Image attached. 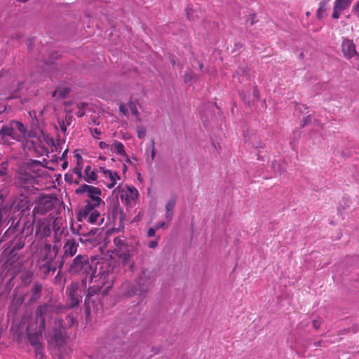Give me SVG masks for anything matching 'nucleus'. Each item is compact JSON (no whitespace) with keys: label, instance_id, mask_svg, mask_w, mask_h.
<instances>
[{"label":"nucleus","instance_id":"f257e3e1","mask_svg":"<svg viewBox=\"0 0 359 359\" xmlns=\"http://www.w3.org/2000/svg\"><path fill=\"white\" fill-rule=\"evenodd\" d=\"M69 271L72 274L87 277L89 285L84 302L86 318L90 319L93 314H102L104 310L102 299L111 288L114 279L113 267L108 263H102L97 275H95L88 256L79 255L71 264Z\"/></svg>","mask_w":359,"mask_h":359},{"label":"nucleus","instance_id":"f03ea898","mask_svg":"<svg viewBox=\"0 0 359 359\" xmlns=\"http://www.w3.org/2000/svg\"><path fill=\"white\" fill-rule=\"evenodd\" d=\"M43 142L41 137H36L35 133L28 131L24 125L17 121H11L4 126L0 130V142L4 144H11V140H16L27 144L31 143L32 147L36 149L38 147L48 151V147L53 144V140L48 136L42 135Z\"/></svg>","mask_w":359,"mask_h":359},{"label":"nucleus","instance_id":"7ed1b4c3","mask_svg":"<svg viewBox=\"0 0 359 359\" xmlns=\"http://www.w3.org/2000/svg\"><path fill=\"white\" fill-rule=\"evenodd\" d=\"M57 308L53 305L44 304L38 307L34 322H30L27 327L28 339L35 347L36 356L42 357V347L40 340L45 327V322L49 318H56Z\"/></svg>","mask_w":359,"mask_h":359},{"label":"nucleus","instance_id":"20e7f679","mask_svg":"<svg viewBox=\"0 0 359 359\" xmlns=\"http://www.w3.org/2000/svg\"><path fill=\"white\" fill-rule=\"evenodd\" d=\"M151 273L148 270H142L141 274L136 280L137 286L130 283H124L121 287L123 296L132 297L137 295L138 299L146 294L151 283Z\"/></svg>","mask_w":359,"mask_h":359},{"label":"nucleus","instance_id":"39448f33","mask_svg":"<svg viewBox=\"0 0 359 359\" xmlns=\"http://www.w3.org/2000/svg\"><path fill=\"white\" fill-rule=\"evenodd\" d=\"M87 286V277H84L81 281L72 282L70 285L67 287L66 294L69 307L72 308L79 306Z\"/></svg>","mask_w":359,"mask_h":359},{"label":"nucleus","instance_id":"423d86ee","mask_svg":"<svg viewBox=\"0 0 359 359\" xmlns=\"http://www.w3.org/2000/svg\"><path fill=\"white\" fill-rule=\"evenodd\" d=\"M42 165L39 161H34L30 165H27L25 170H20L18 173V184L25 189H29L32 186L35 181V177L40 175V168Z\"/></svg>","mask_w":359,"mask_h":359},{"label":"nucleus","instance_id":"0eeeda50","mask_svg":"<svg viewBox=\"0 0 359 359\" xmlns=\"http://www.w3.org/2000/svg\"><path fill=\"white\" fill-rule=\"evenodd\" d=\"M99 206L86 203L79 211L78 220L81 222H86L91 224H102L104 218L97 210Z\"/></svg>","mask_w":359,"mask_h":359},{"label":"nucleus","instance_id":"6e6552de","mask_svg":"<svg viewBox=\"0 0 359 359\" xmlns=\"http://www.w3.org/2000/svg\"><path fill=\"white\" fill-rule=\"evenodd\" d=\"M115 248L113 252L115 256L122 262L123 264H130V268L133 267V264L130 262L131 257L134 253V248L133 246L127 245L124 240L120 237H116L114 239Z\"/></svg>","mask_w":359,"mask_h":359},{"label":"nucleus","instance_id":"1a4fd4ad","mask_svg":"<svg viewBox=\"0 0 359 359\" xmlns=\"http://www.w3.org/2000/svg\"><path fill=\"white\" fill-rule=\"evenodd\" d=\"M115 248L113 252L115 256L122 262L123 264H130V268L133 267V264L130 262L131 257L134 253V248L133 246L127 245L124 240L120 237H116L114 239Z\"/></svg>","mask_w":359,"mask_h":359},{"label":"nucleus","instance_id":"9d476101","mask_svg":"<svg viewBox=\"0 0 359 359\" xmlns=\"http://www.w3.org/2000/svg\"><path fill=\"white\" fill-rule=\"evenodd\" d=\"M76 193H86L90 198L86 203L92 204V205H100L103 202L100 196L101 190L93 186L83 184L76 190Z\"/></svg>","mask_w":359,"mask_h":359},{"label":"nucleus","instance_id":"9b49d317","mask_svg":"<svg viewBox=\"0 0 359 359\" xmlns=\"http://www.w3.org/2000/svg\"><path fill=\"white\" fill-rule=\"evenodd\" d=\"M60 327H61V322H59ZM55 341L57 348L55 350V354L58 355V359H64L66 355H68L70 353V349L65 343V339L62 332L61 327L56 330L53 336Z\"/></svg>","mask_w":359,"mask_h":359},{"label":"nucleus","instance_id":"f8f14e48","mask_svg":"<svg viewBox=\"0 0 359 359\" xmlns=\"http://www.w3.org/2000/svg\"><path fill=\"white\" fill-rule=\"evenodd\" d=\"M97 172L100 173V177L109 189H113L117 182L121 180V177L117 172L107 169L104 167H99Z\"/></svg>","mask_w":359,"mask_h":359},{"label":"nucleus","instance_id":"ddd939ff","mask_svg":"<svg viewBox=\"0 0 359 359\" xmlns=\"http://www.w3.org/2000/svg\"><path fill=\"white\" fill-rule=\"evenodd\" d=\"M54 206L52 198L48 196H45L39 198L36 206L33 210L34 220L36 219L37 215H45Z\"/></svg>","mask_w":359,"mask_h":359},{"label":"nucleus","instance_id":"4468645a","mask_svg":"<svg viewBox=\"0 0 359 359\" xmlns=\"http://www.w3.org/2000/svg\"><path fill=\"white\" fill-rule=\"evenodd\" d=\"M51 219H40L37 222L36 227V236L39 238H45L50 234Z\"/></svg>","mask_w":359,"mask_h":359},{"label":"nucleus","instance_id":"2eb2a0df","mask_svg":"<svg viewBox=\"0 0 359 359\" xmlns=\"http://www.w3.org/2000/svg\"><path fill=\"white\" fill-rule=\"evenodd\" d=\"M341 48L343 55L348 60L358 55L355 45L353 41L349 39L344 38L342 39Z\"/></svg>","mask_w":359,"mask_h":359},{"label":"nucleus","instance_id":"dca6fc26","mask_svg":"<svg viewBox=\"0 0 359 359\" xmlns=\"http://www.w3.org/2000/svg\"><path fill=\"white\" fill-rule=\"evenodd\" d=\"M138 105L139 104L137 102L131 100L128 103L127 105L124 104H121L119 105V109L120 111L122 112L126 116H128L129 112H130L131 115L134 116L136 118V119L140 122L142 119L138 114Z\"/></svg>","mask_w":359,"mask_h":359},{"label":"nucleus","instance_id":"f3484780","mask_svg":"<svg viewBox=\"0 0 359 359\" xmlns=\"http://www.w3.org/2000/svg\"><path fill=\"white\" fill-rule=\"evenodd\" d=\"M351 0H335L332 15V18L334 19H338L341 13L351 5Z\"/></svg>","mask_w":359,"mask_h":359},{"label":"nucleus","instance_id":"a211bd4d","mask_svg":"<svg viewBox=\"0 0 359 359\" xmlns=\"http://www.w3.org/2000/svg\"><path fill=\"white\" fill-rule=\"evenodd\" d=\"M78 243L74 238L66 240L63 247L64 257H73L77 252Z\"/></svg>","mask_w":359,"mask_h":359},{"label":"nucleus","instance_id":"6ab92c4d","mask_svg":"<svg viewBox=\"0 0 359 359\" xmlns=\"http://www.w3.org/2000/svg\"><path fill=\"white\" fill-rule=\"evenodd\" d=\"M138 197V191L133 187H128L124 194H122L121 198L122 201L125 200L127 204H130L134 202Z\"/></svg>","mask_w":359,"mask_h":359},{"label":"nucleus","instance_id":"aec40b11","mask_svg":"<svg viewBox=\"0 0 359 359\" xmlns=\"http://www.w3.org/2000/svg\"><path fill=\"white\" fill-rule=\"evenodd\" d=\"M97 177H100V173L97 172V169L94 170L90 165L86 167L84 170V180L88 182H93L97 180Z\"/></svg>","mask_w":359,"mask_h":359},{"label":"nucleus","instance_id":"412c9836","mask_svg":"<svg viewBox=\"0 0 359 359\" xmlns=\"http://www.w3.org/2000/svg\"><path fill=\"white\" fill-rule=\"evenodd\" d=\"M41 259L45 261L47 264L52 261L55 255V253L52 251L51 245L50 244L45 245L44 248L41 250Z\"/></svg>","mask_w":359,"mask_h":359},{"label":"nucleus","instance_id":"4be33fe9","mask_svg":"<svg viewBox=\"0 0 359 359\" xmlns=\"http://www.w3.org/2000/svg\"><path fill=\"white\" fill-rule=\"evenodd\" d=\"M176 197L173 196L168 200L165 205V217L170 220L173 216V210L176 204Z\"/></svg>","mask_w":359,"mask_h":359},{"label":"nucleus","instance_id":"5701e85b","mask_svg":"<svg viewBox=\"0 0 359 359\" xmlns=\"http://www.w3.org/2000/svg\"><path fill=\"white\" fill-rule=\"evenodd\" d=\"M110 150L111 152L116 153V154L122 156H126L124 145L119 141L114 140L113 144L110 147Z\"/></svg>","mask_w":359,"mask_h":359},{"label":"nucleus","instance_id":"b1692460","mask_svg":"<svg viewBox=\"0 0 359 359\" xmlns=\"http://www.w3.org/2000/svg\"><path fill=\"white\" fill-rule=\"evenodd\" d=\"M74 156L76 159V165L74 168V172L77 175L78 178H81L83 176V159L81 155L78 153L75 154Z\"/></svg>","mask_w":359,"mask_h":359},{"label":"nucleus","instance_id":"393cba45","mask_svg":"<svg viewBox=\"0 0 359 359\" xmlns=\"http://www.w3.org/2000/svg\"><path fill=\"white\" fill-rule=\"evenodd\" d=\"M42 286L39 283L34 284V287L32 289V296L31 297L32 301L37 300L41 294Z\"/></svg>","mask_w":359,"mask_h":359},{"label":"nucleus","instance_id":"a878e982","mask_svg":"<svg viewBox=\"0 0 359 359\" xmlns=\"http://www.w3.org/2000/svg\"><path fill=\"white\" fill-rule=\"evenodd\" d=\"M329 0L323 1L320 3L319 8L317 11V16L318 18H322L324 16L325 11L327 9V1Z\"/></svg>","mask_w":359,"mask_h":359},{"label":"nucleus","instance_id":"bb28decb","mask_svg":"<svg viewBox=\"0 0 359 359\" xmlns=\"http://www.w3.org/2000/svg\"><path fill=\"white\" fill-rule=\"evenodd\" d=\"M196 7L194 6H188L187 8V18L191 20H194L196 18H198L199 15L196 13Z\"/></svg>","mask_w":359,"mask_h":359},{"label":"nucleus","instance_id":"cd10ccee","mask_svg":"<svg viewBox=\"0 0 359 359\" xmlns=\"http://www.w3.org/2000/svg\"><path fill=\"white\" fill-rule=\"evenodd\" d=\"M151 154L146 158L147 163L149 165H151L153 160L154 159L156 151L155 149L154 143L152 142L150 146Z\"/></svg>","mask_w":359,"mask_h":359},{"label":"nucleus","instance_id":"c85d7f7f","mask_svg":"<svg viewBox=\"0 0 359 359\" xmlns=\"http://www.w3.org/2000/svg\"><path fill=\"white\" fill-rule=\"evenodd\" d=\"M69 93V90L67 88H64L62 90L60 89H56L53 93L52 96L56 97L59 96L60 97H65L67 93Z\"/></svg>","mask_w":359,"mask_h":359},{"label":"nucleus","instance_id":"c756f323","mask_svg":"<svg viewBox=\"0 0 359 359\" xmlns=\"http://www.w3.org/2000/svg\"><path fill=\"white\" fill-rule=\"evenodd\" d=\"M137 135L138 137V138L140 139H142L145 137L146 135V129L143 126H138L137 127Z\"/></svg>","mask_w":359,"mask_h":359},{"label":"nucleus","instance_id":"7c9ffc66","mask_svg":"<svg viewBox=\"0 0 359 359\" xmlns=\"http://www.w3.org/2000/svg\"><path fill=\"white\" fill-rule=\"evenodd\" d=\"M159 237L155 241H151L148 243V247L151 249H154L158 246Z\"/></svg>","mask_w":359,"mask_h":359},{"label":"nucleus","instance_id":"2f4dec72","mask_svg":"<svg viewBox=\"0 0 359 359\" xmlns=\"http://www.w3.org/2000/svg\"><path fill=\"white\" fill-rule=\"evenodd\" d=\"M194 78V74L192 72H188L185 74L184 81L186 83L191 82Z\"/></svg>","mask_w":359,"mask_h":359},{"label":"nucleus","instance_id":"473e14b6","mask_svg":"<svg viewBox=\"0 0 359 359\" xmlns=\"http://www.w3.org/2000/svg\"><path fill=\"white\" fill-rule=\"evenodd\" d=\"M85 106H86L85 104H82V107L79 108L78 111L76 112V115L79 117H81V116H83L85 114V110H84V107Z\"/></svg>","mask_w":359,"mask_h":359},{"label":"nucleus","instance_id":"72a5a7b5","mask_svg":"<svg viewBox=\"0 0 359 359\" xmlns=\"http://www.w3.org/2000/svg\"><path fill=\"white\" fill-rule=\"evenodd\" d=\"M156 231V229H155V227L154 228H150L148 230V232H147L148 237H154V236H155Z\"/></svg>","mask_w":359,"mask_h":359},{"label":"nucleus","instance_id":"f704fd0d","mask_svg":"<svg viewBox=\"0 0 359 359\" xmlns=\"http://www.w3.org/2000/svg\"><path fill=\"white\" fill-rule=\"evenodd\" d=\"M99 147L101 149H108L109 147V145L108 144H107L105 142H100Z\"/></svg>","mask_w":359,"mask_h":359},{"label":"nucleus","instance_id":"c9c22d12","mask_svg":"<svg viewBox=\"0 0 359 359\" xmlns=\"http://www.w3.org/2000/svg\"><path fill=\"white\" fill-rule=\"evenodd\" d=\"M165 226V222H159L158 223H157L155 226V229L156 230L159 229H161V228H164Z\"/></svg>","mask_w":359,"mask_h":359},{"label":"nucleus","instance_id":"e433bc0d","mask_svg":"<svg viewBox=\"0 0 359 359\" xmlns=\"http://www.w3.org/2000/svg\"><path fill=\"white\" fill-rule=\"evenodd\" d=\"M311 120H312V117L310 115L307 116V117L304 121V123H302V126H306L309 123L311 122Z\"/></svg>","mask_w":359,"mask_h":359},{"label":"nucleus","instance_id":"4c0bfd02","mask_svg":"<svg viewBox=\"0 0 359 359\" xmlns=\"http://www.w3.org/2000/svg\"><path fill=\"white\" fill-rule=\"evenodd\" d=\"M320 325V321L319 320H314L313 321V326L317 330Z\"/></svg>","mask_w":359,"mask_h":359},{"label":"nucleus","instance_id":"58836bf2","mask_svg":"<svg viewBox=\"0 0 359 359\" xmlns=\"http://www.w3.org/2000/svg\"><path fill=\"white\" fill-rule=\"evenodd\" d=\"M125 158V162L128 163V164H130V165H133L134 163L133 161V160L126 154V156H123Z\"/></svg>","mask_w":359,"mask_h":359},{"label":"nucleus","instance_id":"ea45409f","mask_svg":"<svg viewBox=\"0 0 359 359\" xmlns=\"http://www.w3.org/2000/svg\"><path fill=\"white\" fill-rule=\"evenodd\" d=\"M2 168H0V176H3L6 174V167L4 165V163H1Z\"/></svg>","mask_w":359,"mask_h":359},{"label":"nucleus","instance_id":"a19ab883","mask_svg":"<svg viewBox=\"0 0 359 359\" xmlns=\"http://www.w3.org/2000/svg\"><path fill=\"white\" fill-rule=\"evenodd\" d=\"M256 18V14H252L251 16H250V20H248V22H250V25H253L255 22V19Z\"/></svg>","mask_w":359,"mask_h":359},{"label":"nucleus","instance_id":"79ce46f5","mask_svg":"<svg viewBox=\"0 0 359 359\" xmlns=\"http://www.w3.org/2000/svg\"><path fill=\"white\" fill-rule=\"evenodd\" d=\"M353 10H354V12L355 13L359 15V1L356 4V5L355 6Z\"/></svg>","mask_w":359,"mask_h":359},{"label":"nucleus","instance_id":"37998d69","mask_svg":"<svg viewBox=\"0 0 359 359\" xmlns=\"http://www.w3.org/2000/svg\"><path fill=\"white\" fill-rule=\"evenodd\" d=\"M100 135V132L98 130L97 128L93 129V135L94 137H96L95 135Z\"/></svg>","mask_w":359,"mask_h":359},{"label":"nucleus","instance_id":"c03bdc74","mask_svg":"<svg viewBox=\"0 0 359 359\" xmlns=\"http://www.w3.org/2000/svg\"><path fill=\"white\" fill-rule=\"evenodd\" d=\"M297 109L299 111H302L303 109H306L304 104H298L297 106Z\"/></svg>","mask_w":359,"mask_h":359},{"label":"nucleus","instance_id":"a18cd8bd","mask_svg":"<svg viewBox=\"0 0 359 359\" xmlns=\"http://www.w3.org/2000/svg\"><path fill=\"white\" fill-rule=\"evenodd\" d=\"M126 170H127V166H126V163H123V171L125 172H126Z\"/></svg>","mask_w":359,"mask_h":359},{"label":"nucleus","instance_id":"49530a36","mask_svg":"<svg viewBox=\"0 0 359 359\" xmlns=\"http://www.w3.org/2000/svg\"><path fill=\"white\" fill-rule=\"evenodd\" d=\"M67 167V162H64L62 163V168L65 169Z\"/></svg>","mask_w":359,"mask_h":359},{"label":"nucleus","instance_id":"de8ad7c7","mask_svg":"<svg viewBox=\"0 0 359 359\" xmlns=\"http://www.w3.org/2000/svg\"><path fill=\"white\" fill-rule=\"evenodd\" d=\"M198 69H202L203 65L201 63H200V62H198Z\"/></svg>","mask_w":359,"mask_h":359},{"label":"nucleus","instance_id":"09e8293b","mask_svg":"<svg viewBox=\"0 0 359 359\" xmlns=\"http://www.w3.org/2000/svg\"><path fill=\"white\" fill-rule=\"evenodd\" d=\"M71 321H72V324H73L74 323V318H71Z\"/></svg>","mask_w":359,"mask_h":359},{"label":"nucleus","instance_id":"8fccbe9b","mask_svg":"<svg viewBox=\"0 0 359 359\" xmlns=\"http://www.w3.org/2000/svg\"><path fill=\"white\" fill-rule=\"evenodd\" d=\"M67 153V150H65V152L63 153L62 156H64L65 155H66Z\"/></svg>","mask_w":359,"mask_h":359},{"label":"nucleus","instance_id":"3c124183","mask_svg":"<svg viewBox=\"0 0 359 359\" xmlns=\"http://www.w3.org/2000/svg\"><path fill=\"white\" fill-rule=\"evenodd\" d=\"M56 226V220L54 221V228H55Z\"/></svg>","mask_w":359,"mask_h":359},{"label":"nucleus","instance_id":"603ef678","mask_svg":"<svg viewBox=\"0 0 359 359\" xmlns=\"http://www.w3.org/2000/svg\"><path fill=\"white\" fill-rule=\"evenodd\" d=\"M133 160L134 161H136V158L133 157Z\"/></svg>","mask_w":359,"mask_h":359},{"label":"nucleus","instance_id":"864d4df0","mask_svg":"<svg viewBox=\"0 0 359 359\" xmlns=\"http://www.w3.org/2000/svg\"><path fill=\"white\" fill-rule=\"evenodd\" d=\"M254 94L256 95V90H254Z\"/></svg>","mask_w":359,"mask_h":359}]
</instances>
